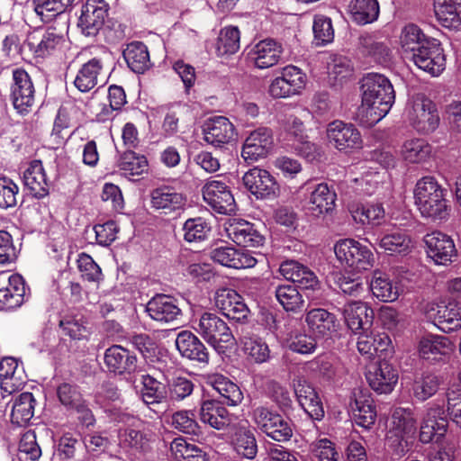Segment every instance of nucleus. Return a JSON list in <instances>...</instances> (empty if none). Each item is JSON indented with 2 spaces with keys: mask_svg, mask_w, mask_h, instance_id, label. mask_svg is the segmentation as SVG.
I'll return each mask as SVG.
<instances>
[{
  "mask_svg": "<svg viewBox=\"0 0 461 461\" xmlns=\"http://www.w3.org/2000/svg\"><path fill=\"white\" fill-rule=\"evenodd\" d=\"M362 101L357 120L364 127L379 122L391 110L395 92L391 81L382 74L369 73L362 80Z\"/></svg>",
  "mask_w": 461,
  "mask_h": 461,
  "instance_id": "1",
  "label": "nucleus"
},
{
  "mask_svg": "<svg viewBox=\"0 0 461 461\" xmlns=\"http://www.w3.org/2000/svg\"><path fill=\"white\" fill-rule=\"evenodd\" d=\"M447 190L430 176L419 179L413 189L414 203L421 216L435 222L447 221L450 206L446 199Z\"/></svg>",
  "mask_w": 461,
  "mask_h": 461,
  "instance_id": "2",
  "label": "nucleus"
},
{
  "mask_svg": "<svg viewBox=\"0 0 461 461\" xmlns=\"http://www.w3.org/2000/svg\"><path fill=\"white\" fill-rule=\"evenodd\" d=\"M386 444L396 455L402 456L413 446L417 434V420L410 408L393 410L388 421Z\"/></svg>",
  "mask_w": 461,
  "mask_h": 461,
  "instance_id": "3",
  "label": "nucleus"
},
{
  "mask_svg": "<svg viewBox=\"0 0 461 461\" xmlns=\"http://www.w3.org/2000/svg\"><path fill=\"white\" fill-rule=\"evenodd\" d=\"M405 113L409 123L421 134L432 133L439 125L436 104L423 94L414 95L409 99Z\"/></svg>",
  "mask_w": 461,
  "mask_h": 461,
  "instance_id": "4",
  "label": "nucleus"
},
{
  "mask_svg": "<svg viewBox=\"0 0 461 461\" xmlns=\"http://www.w3.org/2000/svg\"><path fill=\"white\" fill-rule=\"evenodd\" d=\"M193 328L219 354L235 345V338L227 323L214 313L203 312L193 322Z\"/></svg>",
  "mask_w": 461,
  "mask_h": 461,
  "instance_id": "5",
  "label": "nucleus"
},
{
  "mask_svg": "<svg viewBox=\"0 0 461 461\" xmlns=\"http://www.w3.org/2000/svg\"><path fill=\"white\" fill-rule=\"evenodd\" d=\"M334 253L341 266L350 271L368 270L375 263L371 249L354 239L338 240L334 245Z\"/></svg>",
  "mask_w": 461,
  "mask_h": 461,
  "instance_id": "6",
  "label": "nucleus"
},
{
  "mask_svg": "<svg viewBox=\"0 0 461 461\" xmlns=\"http://www.w3.org/2000/svg\"><path fill=\"white\" fill-rule=\"evenodd\" d=\"M252 420L260 431L276 441H286L293 435L289 422L267 407L255 408L252 411Z\"/></svg>",
  "mask_w": 461,
  "mask_h": 461,
  "instance_id": "7",
  "label": "nucleus"
},
{
  "mask_svg": "<svg viewBox=\"0 0 461 461\" xmlns=\"http://www.w3.org/2000/svg\"><path fill=\"white\" fill-rule=\"evenodd\" d=\"M10 99L14 110L21 115L28 114L35 103V87L31 76L23 68L13 70Z\"/></svg>",
  "mask_w": 461,
  "mask_h": 461,
  "instance_id": "8",
  "label": "nucleus"
},
{
  "mask_svg": "<svg viewBox=\"0 0 461 461\" xmlns=\"http://www.w3.org/2000/svg\"><path fill=\"white\" fill-rule=\"evenodd\" d=\"M448 428V421L443 406L436 402L427 405L419 431V439L422 444H429L434 439L441 440Z\"/></svg>",
  "mask_w": 461,
  "mask_h": 461,
  "instance_id": "9",
  "label": "nucleus"
},
{
  "mask_svg": "<svg viewBox=\"0 0 461 461\" xmlns=\"http://www.w3.org/2000/svg\"><path fill=\"white\" fill-rule=\"evenodd\" d=\"M203 201L220 214H233L237 204L229 185L217 179H210L202 187Z\"/></svg>",
  "mask_w": 461,
  "mask_h": 461,
  "instance_id": "10",
  "label": "nucleus"
},
{
  "mask_svg": "<svg viewBox=\"0 0 461 461\" xmlns=\"http://www.w3.org/2000/svg\"><path fill=\"white\" fill-rule=\"evenodd\" d=\"M418 68L432 77H438L446 68V55L438 40L425 41L412 57L409 59Z\"/></svg>",
  "mask_w": 461,
  "mask_h": 461,
  "instance_id": "11",
  "label": "nucleus"
},
{
  "mask_svg": "<svg viewBox=\"0 0 461 461\" xmlns=\"http://www.w3.org/2000/svg\"><path fill=\"white\" fill-rule=\"evenodd\" d=\"M329 143L339 151L348 152L362 147L359 131L352 124L335 120L326 129Z\"/></svg>",
  "mask_w": 461,
  "mask_h": 461,
  "instance_id": "12",
  "label": "nucleus"
},
{
  "mask_svg": "<svg viewBox=\"0 0 461 461\" xmlns=\"http://www.w3.org/2000/svg\"><path fill=\"white\" fill-rule=\"evenodd\" d=\"M428 257L436 265L447 266L456 257L457 251L453 239L441 231L436 230L424 237Z\"/></svg>",
  "mask_w": 461,
  "mask_h": 461,
  "instance_id": "13",
  "label": "nucleus"
},
{
  "mask_svg": "<svg viewBox=\"0 0 461 461\" xmlns=\"http://www.w3.org/2000/svg\"><path fill=\"white\" fill-rule=\"evenodd\" d=\"M224 230L230 240L242 247L258 248L265 242L264 236L254 224L240 218L229 219L224 224Z\"/></svg>",
  "mask_w": 461,
  "mask_h": 461,
  "instance_id": "14",
  "label": "nucleus"
},
{
  "mask_svg": "<svg viewBox=\"0 0 461 461\" xmlns=\"http://www.w3.org/2000/svg\"><path fill=\"white\" fill-rule=\"evenodd\" d=\"M109 5L104 0H86L81 9L78 27L86 36H95L103 27Z\"/></svg>",
  "mask_w": 461,
  "mask_h": 461,
  "instance_id": "15",
  "label": "nucleus"
},
{
  "mask_svg": "<svg viewBox=\"0 0 461 461\" xmlns=\"http://www.w3.org/2000/svg\"><path fill=\"white\" fill-rule=\"evenodd\" d=\"M349 409L357 425L370 429L376 420V410L371 393L360 388L352 392Z\"/></svg>",
  "mask_w": 461,
  "mask_h": 461,
  "instance_id": "16",
  "label": "nucleus"
},
{
  "mask_svg": "<svg viewBox=\"0 0 461 461\" xmlns=\"http://www.w3.org/2000/svg\"><path fill=\"white\" fill-rule=\"evenodd\" d=\"M272 131L260 127L246 138L242 147L241 156L248 162H255L265 158L273 148Z\"/></svg>",
  "mask_w": 461,
  "mask_h": 461,
  "instance_id": "17",
  "label": "nucleus"
},
{
  "mask_svg": "<svg viewBox=\"0 0 461 461\" xmlns=\"http://www.w3.org/2000/svg\"><path fill=\"white\" fill-rule=\"evenodd\" d=\"M369 386L378 393H390L398 382L397 370L387 361L370 365L366 374Z\"/></svg>",
  "mask_w": 461,
  "mask_h": 461,
  "instance_id": "18",
  "label": "nucleus"
},
{
  "mask_svg": "<svg viewBox=\"0 0 461 461\" xmlns=\"http://www.w3.org/2000/svg\"><path fill=\"white\" fill-rule=\"evenodd\" d=\"M214 303L223 315L237 321L246 320L249 313L241 295L230 288L218 289L214 295Z\"/></svg>",
  "mask_w": 461,
  "mask_h": 461,
  "instance_id": "19",
  "label": "nucleus"
},
{
  "mask_svg": "<svg viewBox=\"0 0 461 461\" xmlns=\"http://www.w3.org/2000/svg\"><path fill=\"white\" fill-rule=\"evenodd\" d=\"M243 184L257 198H269L276 195L279 186L274 176L265 169L254 167L243 176Z\"/></svg>",
  "mask_w": 461,
  "mask_h": 461,
  "instance_id": "20",
  "label": "nucleus"
},
{
  "mask_svg": "<svg viewBox=\"0 0 461 461\" xmlns=\"http://www.w3.org/2000/svg\"><path fill=\"white\" fill-rule=\"evenodd\" d=\"M283 48L273 39L259 41L248 53L249 61L259 69H266L279 62Z\"/></svg>",
  "mask_w": 461,
  "mask_h": 461,
  "instance_id": "21",
  "label": "nucleus"
},
{
  "mask_svg": "<svg viewBox=\"0 0 461 461\" xmlns=\"http://www.w3.org/2000/svg\"><path fill=\"white\" fill-rule=\"evenodd\" d=\"M203 134L205 142L214 147H220L233 140L235 128L228 118L215 116L204 122Z\"/></svg>",
  "mask_w": 461,
  "mask_h": 461,
  "instance_id": "22",
  "label": "nucleus"
},
{
  "mask_svg": "<svg viewBox=\"0 0 461 461\" xmlns=\"http://www.w3.org/2000/svg\"><path fill=\"white\" fill-rule=\"evenodd\" d=\"M342 314L347 326L354 333L371 330L374 311L366 303L360 301L349 302L343 306Z\"/></svg>",
  "mask_w": 461,
  "mask_h": 461,
  "instance_id": "23",
  "label": "nucleus"
},
{
  "mask_svg": "<svg viewBox=\"0 0 461 461\" xmlns=\"http://www.w3.org/2000/svg\"><path fill=\"white\" fill-rule=\"evenodd\" d=\"M185 202V195L169 185H162L150 192L151 207L165 214L183 210Z\"/></svg>",
  "mask_w": 461,
  "mask_h": 461,
  "instance_id": "24",
  "label": "nucleus"
},
{
  "mask_svg": "<svg viewBox=\"0 0 461 461\" xmlns=\"http://www.w3.org/2000/svg\"><path fill=\"white\" fill-rule=\"evenodd\" d=\"M104 364L110 372L116 375H131L138 371L136 356L119 345H113L105 350Z\"/></svg>",
  "mask_w": 461,
  "mask_h": 461,
  "instance_id": "25",
  "label": "nucleus"
},
{
  "mask_svg": "<svg viewBox=\"0 0 461 461\" xmlns=\"http://www.w3.org/2000/svg\"><path fill=\"white\" fill-rule=\"evenodd\" d=\"M358 334L357 348L361 355L372 357L375 355L382 357L387 356L391 349V339L386 333H375L372 330H360Z\"/></svg>",
  "mask_w": 461,
  "mask_h": 461,
  "instance_id": "26",
  "label": "nucleus"
},
{
  "mask_svg": "<svg viewBox=\"0 0 461 461\" xmlns=\"http://www.w3.org/2000/svg\"><path fill=\"white\" fill-rule=\"evenodd\" d=\"M1 389L11 394L20 390L26 383V375L23 366L14 357H4L0 361Z\"/></svg>",
  "mask_w": 461,
  "mask_h": 461,
  "instance_id": "27",
  "label": "nucleus"
},
{
  "mask_svg": "<svg viewBox=\"0 0 461 461\" xmlns=\"http://www.w3.org/2000/svg\"><path fill=\"white\" fill-rule=\"evenodd\" d=\"M212 260L221 266L236 269L253 267L257 259L249 251L233 247H219L212 251Z\"/></svg>",
  "mask_w": 461,
  "mask_h": 461,
  "instance_id": "28",
  "label": "nucleus"
},
{
  "mask_svg": "<svg viewBox=\"0 0 461 461\" xmlns=\"http://www.w3.org/2000/svg\"><path fill=\"white\" fill-rule=\"evenodd\" d=\"M146 311L151 319L164 323L172 322L181 315L176 301L166 294L154 296L147 303Z\"/></svg>",
  "mask_w": 461,
  "mask_h": 461,
  "instance_id": "29",
  "label": "nucleus"
},
{
  "mask_svg": "<svg viewBox=\"0 0 461 461\" xmlns=\"http://www.w3.org/2000/svg\"><path fill=\"white\" fill-rule=\"evenodd\" d=\"M176 347L184 357L204 364L209 362L207 348L191 331H181L176 339Z\"/></svg>",
  "mask_w": 461,
  "mask_h": 461,
  "instance_id": "30",
  "label": "nucleus"
},
{
  "mask_svg": "<svg viewBox=\"0 0 461 461\" xmlns=\"http://www.w3.org/2000/svg\"><path fill=\"white\" fill-rule=\"evenodd\" d=\"M64 41L63 36L54 30H48L42 34H32L28 37L27 45L34 56L44 58L53 54Z\"/></svg>",
  "mask_w": 461,
  "mask_h": 461,
  "instance_id": "31",
  "label": "nucleus"
},
{
  "mask_svg": "<svg viewBox=\"0 0 461 461\" xmlns=\"http://www.w3.org/2000/svg\"><path fill=\"white\" fill-rule=\"evenodd\" d=\"M434 11L443 27L461 30V0H434Z\"/></svg>",
  "mask_w": 461,
  "mask_h": 461,
  "instance_id": "32",
  "label": "nucleus"
},
{
  "mask_svg": "<svg viewBox=\"0 0 461 461\" xmlns=\"http://www.w3.org/2000/svg\"><path fill=\"white\" fill-rule=\"evenodd\" d=\"M336 197V193L327 184H319L311 192L307 209L314 216L328 213L333 210Z\"/></svg>",
  "mask_w": 461,
  "mask_h": 461,
  "instance_id": "33",
  "label": "nucleus"
},
{
  "mask_svg": "<svg viewBox=\"0 0 461 461\" xmlns=\"http://www.w3.org/2000/svg\"><path fill=\"white\" fill-rule=\"evenodd\" d=\"M305 322L316 337L328 336L337 329L336 316L322 308L309 311L305 315Z\"/></svg>",
  "mask_w": 461,
  "mask_h": 461,
  "instance_id": "34",
  "label": "nucleus"
},
{
  "mask_svg": "<svg viewBox=\"0 0 461 461\" xmlns=\"http://www.w3.org/2000/svg\"><path fill=\"white\" fill-rule=\"evenodd\" d=\"M200 420L215 429H223L230 423L227 409L214 400H205L201 403Z\"/></svg>",
  "mask_w": 461,
  "mask_h": 461,
  "instance_id": "35",
  "label": "nucleus"
},
{
  "mask_svg": "<svg viewBox=\"0 0 461 461\" xmlns=\"http://www.w3.org/2000/svg\"><path fill=\"white\" fill-rule=\"evenodd\" d=\"M432 154L431 145L425 140L411 138L406 140L400 150L401 158L407 164H423Z\"/></svg>",
  "mask_w": 461,
  "mask_h": 461,
  "instance_id": "36",
  "label": "nucleus"
},
{
  "mask_svg": "<svg viewBox=\"0 0 461 461\" xmlns=\"http://www.w3.org/2000/svg\"><path fill=\"white\" fill-rule=\"evenodd\" d=\"M23 182L37 198H42L49 194L50 183L40 160L30 163L23 173Z\"/></svg>",
  "mask_w": 461,
  "mask_h": 461,
  "instance_id": "37",
  "label": "nucleus"
},
{
  "mask_svg": "<svg viewBox=\"0 0 461 461\" xmlns=\"http://www.w3.org/2000/svg\"><path fill=\"white\" fill-rule=\"evenodd\" d=\"M205 381L225 400V403L228 405L236 406L241 402L242 392L229 378L220 374H212L206 376Z\"/></svg>",
  "mask_w": 461,
  "mask_h": 461,
  "instance_id": "38",
  "label": "nucleus"
},
{
  "mask_svg": "<svg viewBox=\"0 0 461 461\" xmlns=\"http://www.w3.org/2000/svg\"><path fill=\"white\" fill-rule=\"evenodd\" d=\"M434 38L428 37L422 30L415 24L405 25L400 34V47L402 55L409 59L412 57L425 41H432Z\"/></svg>",
  "mask_w": 461,
  "mask_h": 461,
  "instance_id": "39",
  "label": "nucleus"
},
{
  "mask_svg": "<svg viewBox=\"0 0 461 461\" xmlns=\"http://www.w3.org/2000/svg\"><path fill=\"white\" fill-rule=\"evenodd\" d=\"M433 310L442 330L449 332L461 327V306L457 303L441 301Z\"/></svg>",
  "mask_w": 461,
  "mask_h": 461,
  "instance_id": "40",
  "label": "nucleus"
},
{
  "mask_svg": "<svg viewBox=\"0 0 461 461\" xmlns=\"http://www.w3.org/2000/svg\"><path fill=\"white\" fill-rule=\"evenodd\" d=\"M102 68L101 59L97 58L90 59L78 70L74 79L75 86L82 93L89 92L97 85Z\"/></svg>",
  "mask_w": 461,
  "mask_h": 461,
  "instance_id": "41",
  "label": "nucleus"
},
{
  "mask_svg": "<svg viewBox=\"0 0 461 461\" xmlns=\"http://www.w3.org/2000/svg\"><path fill=\"white\" fill-rule=\"evenodd\" d=\"M123 57L128 67L135 73H143L150 65L147 46L140 41H133L123 50Z\"/></svg>",
  "mask_w": 461,
  "mask_h": 461,
  "instance_id": "42",
  "label": "nucleus"
},
{
  "mask_svg": "<svg viewBox=\"0 0 461 461\" xmlns=\"http://www.w3.org/2000/svg\"><path fill=\"white\" fill-rule=\"evenodd\" d=\"M348 11L357 23L364 25L377 20L380 8L377 0H351Z\"/></svg>",
  "mask_w": 461,
  "mask_h": 461,
  "instance_id": "43",
  "label": "nucleus"
},
{
  "mask_svg": "<svg viewBox=\"0 0 461 461\" xmlns=\"http://www.w3.org/2000/svg\"><path fill=\"white\" fill-rule=\"evenodd\" d=\"M452 348L453 345L449 339L440 335H426L419 343V353L426 359L436 357L438 355H447Z\"/></svg>",
  "mask_w": 461,
  "mask_h": 461,
  "instance_id": "44",
  "label": "nucleus"
},
{
  "mask_svg": "<svg viewBox=\"0 0 461 461\" xmlns=\"http://www.w3.org/2000/svg\"><path fill=\"white\" fill-rule=\"evenodd\" d=\"M241 345L244 354L250 361L262 364L269 360V347L260 337L254 334L244 335Z\"/></svg>",
  "mask_w": 461,
  "mask_h": 461,
  "instance_id": "45",
  "label": "nucleus"
},
{
  "mask_svg": "<svg viewBox=\"0 0 461 461\" xmlns=\"http://www.w3.org/2000/svg\"><path fill=\"white\" fill-rule=\"evenodd\" d=\"M35 399L32 393H23L15 400L12 412V422L18 426L26 424L34 415Z\"/></svg>",
  "mask_w": 461,
  "mask_h": 461,
  "instance_id": "46",
  "label": "nucleus"
},
{
  "mask_svg": "<svg viewBox=\"0 0 461 461\" xmlns=\"http://www.w3.org/2000/svg\"><path fill=\"white\" fill-rule=\"evenodd\" d=\"M370 289L376 298L383 302H394L400 295V288L385 275L375 273L370 284Z\"/></svg>",
  "mask_w": 461,
  "mask_h": 461,
  "instance_id": "47",
  "label": "nucleus"
},
{
  "mask_svg": "<svg viewBox=\"0 0 461 461\" xmlns=\"http://www.w3.org/2000/svg\"><path fill=\"white\" fill-rule=\"evenodd\" d=\"M276 298L286 312H296L304 305L303 295L297 287L292 285H280L276 287Z\"/></svg>",
  "mask_w": 461,
  "mask_h": 461,
  "instance_id": "48",
  "label": "nucleus"
},
{
  "mask_svg": "<svg viewBox=\"0 0 461 461\" xmlns=\"http://www.w3.org/2000/svg\"><path fill=\"white\" fill-rule=\"evenodd\" d=\"M240 47V32L236 26H226L220 31L216 51L219 56L235 54Z\"/></svg>",
  "mask_w": 461,
  "mask_h": 461,
  "instance_id": "49",
  "label": "nucleus"
},
{
  "mask_svg": "<svg viewBox=\"0 0 461 461\" xmlns=\"http://www.w3.org/2000/svg\"><path fill=\"white\" fill-rule=\"evenodd\" d=\"M73 0H33L36 14L43 23H50L62 14Z\"/></svg>",
  "mask_w": 461,
  "mask_h": 461,
  "instance_id": "50",
  "label": "nucleus"
},
{
  "mask_svg": "<svg viewBox=\"0 0 461 461\" xmlns=\"http://www.w3.org/2000/svg\"><path fill=\"white\" fill-rule=\"evenodd\" d=\"M232 446L238 456L246 459H253L258 452V445L253 432L247 429H240L232 438Z\"/></svg>",
  "mask_w": 461,
  "mask_h": 461,
  "instance_id": "51",
  "label": "nucleus"
},
{
  "mask_svg": "<svg viewBox=\"0 0 461 461\" xmlns=\"http://www.w3.org/2000/svg\"><path fill=\"white\" fill-rule=\"evenodd\" d=\"M380 249L390 255L405 254L411 250V239L402 231L396 230L384 234L379 241Z\"/></svg>",
  "mask_w": 461,
  "mask_h": 461,
  "instance_id": "52",
  "label": "nucleus"
},
{
  "mask_svg": "<svg viewBox=\"0 0 461 461\" xmlns=\"http://www.w3.org/2000/svg\"><path fill=\"white\" fill-rule=\"evenodd\" d=\"M350 212L353 220L362 225H379L384 218V209L381 204L360 205Z\"/></svg>",
  "mask_w": 461,
  "mask_h": 461,
  "instance_id": "53",
  "label": "nucleus"
},
{
  "mask_svg": "<svg viewBox=\"0 0 461 461\" xmlns=\"http://www.w3.org/2000/svg\"><path fill=\"white\" fill-rule=\"evenodd\" d=\"M312 118V113L308 109H302L297 113L290 114L286 117L285 129L294 141L302 140L306 138L304 123Z\"/></svg>",
  "mask_w": 461,
  "mask_h": 461,
  "instance_id": "54",
  "label": "nucleus"
},
{
  "mask_svg": "<svg viewBox=\"0 0 461 461\" xmlns=\"http://www.w3.org/2000/svg\"><path fill=\"white\" fill-rule=\"evenodd\" d=\"M118 167L120 170L123 171L125 176H140L148 170V161L144 156L137 155L133 151H128L120 158Z\"/></svg>",
  "mask_w": 461,
  "mask_h": 461,
  "instance_id": "55",
  "label": "nucleus"
},
{
  "mask_svg": "<svg viewBox=\"0 0 461 461\" xmlns=\"http://www.w3.org/2000/svg\"><path fill=\"white\" fill-rule=\"evenodd\" d=\"M439 379L432 374H423L414 381L413 395L419 401L424 402L434 395L439 386Z\"/></svg>",
  "mask_w": 461,
  "mask_h": 461,
  "instance_id": "56",
  "label": "nucleus"
},
{
  "mask_svg": "<svg viewBox=\"0 0 461 461\" xmlns=\"http://www.w3.org/2000/svg\"><path fill=\"white\" fill-rule=\"evenodd\" d=\"M210 229L207 221L201 217L188 219L183 226L184 239L187 242L203 240L207 237Z\"/></svg>",
  "mask_w": 461,
  "mask_h": 461,
  "instance_id": "57",
  "label": "nucleus"
},
{
  "mask_svg": "<svg viewBox=\"0 0 461 461\" xmlns=\"http://www.w3.org/2000/svg\"><path fill=\"white\" fill-rule=\"evenodd\" d=\"M194 383L185 376L172 378L167 384V396L172 402H181L192 394Z\"/></svg>",
  "mask_w": 461,
  "mask_h": 461,
  "instance_id": "58",
  "label": "nucleus"
},
{
  "mask_svg": "<svg viewBox=\"0 0 461 461\" xmlns=\"http://www.w3.org/2000/svg\"><path fill=\"white\" fill-rule=\"evenodd\" d=\"M141 398L146 404L160 402L164 398V388L162 384L152 376L142 375Z\"/></svg>",
  "mask_w": 461,
  "mask_h": 461,
  "instance_id": "59",
  "label": "nucleus"
},
{
  "mask_svg": "<svg viewBox=\"0 0 461 461\" xmlns=\"http://www.w3.org/2000/svg\"><path fill=\"white\" fill-rule=\"evenodd\" d=\"M310 450L318 461H339V454L336 450L335 443L329 438L314 440L310 445Z\"/></svg>",
  "mask_w": 461,
  "mask_h": 461,
  "instance_id": "60",
  "label": "nucleus"
},
{
  "mask_svg": "<svg viewBox=\"0 0 461 461\" xmlns=\"http://www.w3.org/2000/svg\"><path fill=\"white\" fill-rule=\"evenodd\" d=\"M328 71L331 79L342 82L352 76L353 67L350 59L347 57L335 55L328 64Z\"/></svg>",
  "mask_w": 461,
  "mask_h": 461,
  "instance_id": "61",
  "label": "nucleus"
},
{
  "mask_svg": "<svg viewBox=\"0 0 461 461\" xmlns=\"http://www.w3.org/2000/svg\"><path fill=\"white\" fill-rule=\"evenodd\" d=\"M287 347L294 352L306 355L316 349L315 339L304 332H293L287 339Z\"/></svg>",
  "mask_w": 461,
  "mask_h": 461,
  "instance_id": "62",
  "label": "nucleus"
},
{
  "mask_svg": "<svg viewBox=\"0 0 461 461\" xmlns=\"http://www.w3.org/2000/svg\"><path fill=\"white\" fill-rule=\"evenodd\" d=\"M314 39L319 45L330 43L334 39L331 20L324 15H316L312 26Z\"/></svg>",
  "mask_w": 461,
  "mask_h": 461,
  "instance_id": "63",
  "label": "nucleus"
},
{
  "mask_svg": "<svg viewBox=\"0 0 461 461\" xmlns=\"http://www.w3.org/2000/svg\"><path fill=\"white\" fill-rule=\"evenodd\" d=\"M172 425L175 429L186 434L197 435L199 426L191 411H178L172 415Z\"/></svg>",
  "mask_w": 461,
  "mask_h": 461,
  "instance_id": "64",
  "label": "nucleus"
}]
</instances>
